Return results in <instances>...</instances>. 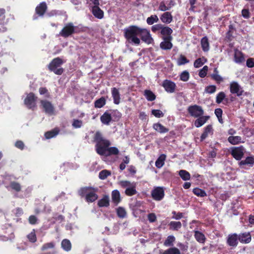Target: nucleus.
I'll use <instances>...</instances> for the list:
<instances>
[{"instance_id":"f257e3e1","label":"nucleus","mask_w":254,"mask_h":254,"mask_svg":"<svg viewBox=\"0 0 254 254\" xmlns=\"http://www.w3.org/2000/svg\"><path fill=\"white\" fill-rule=\"evenodd\" d=\"M93 141L95 143V150L100 155L108 157L119 154V150L117 147H110L111 144L110 141L106 139L100 131L95 132Z\"/></svg>"},{"instance_id":"f03ea898","label":"nucleus","mask_w":254,"mask_h":254,"mask_svg":"<svg viewBox=\"0 0 254 254\" xmlns=\"http://www.w3.org/2000/svg\"><path fill=\"white\" fill-rule=\"evenodd\" d=\"M140 28L135 26L131 25L124 30V36L126 40L130 43H133L135 45H139L140 40L137 37L139 35Z\"/></svg>"},{"instance_id":"7ed1b4c3","label":"nucleus","mask_w":254,"mask_h":254,"mask_svg":"<svg viewBox=\"0 0 254 254\" xmlns=\"http://www.w3.org/2000/svg\"><path fill=\"white\" fill-rule=\"evenodd\" d=\"M97 189L91 187H85L81 188L78 191L79 195L84 197L87 202H93L98 198V195L96 194Z\"/></svg>"},{"instance_id":"20e7f679","label":"nucleus","mask_w":254,"mask_h":254,"mask_svg":"<svg viewBox=\"0 0 254 254\" xmlns=\"http://www.w3.org/2000/svg\"><path fill=\"white\" fill-rule=\"evenodd\" d=\"M81 29L77 26H74L73 23L68 22L64 25L59 35L64 38H67L74 34L79 33L82 31Z\"/></svg>"},{"instance_id":"39448f33","label":"nucleus","mask_w":254,"mask_h":254,"mask_svg":"<svg viewBox=\"0 0 254 254\" xmlns=\"http://www.w3.org/2000/svg\"><path fill=\"white\" fill-rule=\"evenodd\" d=\"M64 63V61L60 57L54 58L48 65L49 70L53 72L55 74L60 75L64 72V69L61 67L62 65Z\"/></svg>"},{"instance_id":"423d86ee","label":"nucleus","mask_w":254,"mask_h":254,"mask_svg":"<svg viewBox=\"0 0 254 254\" xmlns=\"http://www.w3.org/2000/svg\"><path fill=\"white\" fill-rule=\"evenodd\" d=\"M187 110L189 114L194 118H197L204 114V110L202 107L197 105L190 106Z\"/></svg>"},{"instance_id":"0eeeda50","label":"nucleus","mask_w":254,"mask_h":254,"mask_svg":"<svg viewBox=\"0 0 254 254\" xmlns=\"http://www.w3.org/2000/svg\"><path fill=\"white\" fill-rule=\"evenodd\" d=\"M151 197L155 201H161L165 196L163 187H155L151 192Z\"/></svg>"},{"instance_id":"6e6552de","label":"nucleus","mask_w":254,"mask_h":254,"mask_svg":"<svg viewBox=\"0 0 254 254\" xmlns=\"http://www.w3.org/2000/svg\"><path fill=\"white\" fill-rule=\"evenodd\" d=\"M40 106L46 114L49 115L55 114V107L51 102L47 100H41Z\"/></svg>"},{"instance_id":"1a4fd4ad","label":"nucleus","mask_w":254,"mask_h":254,"mask_svg":"<svg viewBox=\"0 0 254 254\" xmlns=\"http://www.w3.org/2000/svg\"><path fill=\"white\" fill-rule=\"evenodd\" d=\"M37 97L35 94L30 92L27 95L26 97L24 99V104L26 107L30 109H34L36 107V101Z\"/></svg>"},{"instance_id":"9d476101","label":"nucleus","mask_w":254,"mask_h":254,"mask_svg":"<svg viewBox=\"0 0 254 254\" xmlns=\"http://www.w3.org/2000/svg\"><path fill=\"white\" fill-rule=\"evenodd\" d=\"M139 36L141 40L147 44H150L153 41L150 32L146 29L140 28Z\"/></svg>"},{"instance_id":"9b49d317","label":"nucleus","mask_w":254,"mask_h":254,"mask_svg":"<svg viewBox=\"0 0 254 254\" xmlns=\"http://www.w3.org/2000/svg\"><path fill=\"white\" fill-rule=\"evenodd\" d=\"M162 86L163 87L165 90L169 93L175 92L177 88L176 83L168 79L164 80L162 82Z\"/></svg>"},{"instance_id":"f8f14e48","label":"nucleus","mask_w":254,"mask_h":254,"mask_svg":"<svg viewBox=\"0 0 254 254\" xmlns=\"http://www.w3.org/2000/svg\"><path fill=\"white\" fill-rule=\"evenodd\" d=\"M238 242L237 234L233 233L228 235L226 240V243L229 246L232 248H236L238 245Z\"/></svg>"},{"instance_id":"ddd939ff","label":"nucleus","mask_w":254,"mask_h":254,"mask_svg":"<svg viewBox=\"0 0 254 254\" xmlns=\"http://www.w3.org/2000/svg\"><path fill=\"white\" fill-rule=\"evenodd\" d=\"M245 148L243 146L232 148L231 154L235 159H241L244 154Z\"/></svg>"},{"instance_id":"4468645a","label":"nucleus","mask_w":254,"mask_h":254,"mask_svg":"<svg viewBox=\"0 0 254 254\" xmlns=\"http://www.w3.org/2000/svg\"><path fill=\"white\" fill-rule=\"evenodd\" d=\"M230 90L232 94H236L238 96L243 95L244 90L237 82H232L230 85Z\"/></svg>"},{"instance_id":"2eb2a0df","label":"nucleus","mask_w":254,"mask_h":254,"mask_svg":"<svg viewBox=\"0 0 254 254\" xmlns=\"http://www.w3.org/2000/svg\"><path fill=\"white\" fill-rule=\"evenodd\" d=\"M163 41H162L160 44V48L165 50H170L173 47V44L171 43V41L173 39L172 37H163Z\"/></svg>"},{"instance_id":"dca6fc26","label":"nucleus","mask_w":254,"mask_h":254,"mask_svg":"<svg viewBox=\"0 0 254 254\" xmlns=\"http://www.w3.org/2000/svg\"><path fill=\"white\" fill-rule=\"evenodd\" d=\"M234 61L238 64H243L245 61V58L244 54L238 49L235 50Z\"/></svg>"},{"instance_id":"f3484780","label":"nucleus","mask_w":254,"mask_h":254,"mask_svg":"<svg viewBox=\"0 0 254 254\" xmlns=\"http://www.w3.org/2000/svg\"><path fill=\"white\" fill-rule=\"evenodd\" d=\"M238 240L243 244H248L252 240L250 233L244 232L238 235Z\"/></svg>"},{"instance_id":"a211bd4d","label":"nucleus","mask_w":254,"mask_h":254,"mask_svg":"<svg viewBox=\"0 0 254 254\" xmlns=\"http://www.w3.org/2000/svg\"><path fill=\"white\" fill-rule=\"evenodd\" d=\"M99 6L93 5L92 7L91 12L96 18L101 19L104 17V13Z\"/></svg>"},{"instance_id":"6ab92c4d","label":"nucleus","mask_w":254,"mask_h":254,"mask_svg":"<svg viewBox=\"0 0 254 254\" xmlns=\"http://www.w3.org/2000/svg\"><path fill=\"white\" fill-rule=\"evenodd\" d=\"M47 9V5L45 2H42L35 8V12L39 16H43Z\"/></svg>"},{"instance_id":"aec40b11","label":"nucleus","mask_w":254,"mask_h":254,"mask_svg":"<svg viewBox=\"0 0 254 254\" xmlns=\"http://www.w3.org/2000/svg\"><path fill=\"white\" fill-rule=\"evenodd\" d=\"M213 129L211 125H208L204 127L203 133L200 136V140H204L209 134H213Z\"/></svg>"},{"instance_id":"412c9836","label":"nucleus","mask_w":254,"mask_h":254,"mask_svg":"<svg viewBox=\"0 0 254 254\" xmlns=\"http://www.w3.org/2000/svg\"><path fill=\"white\" fill-rule=\"evenodd\" d=\"M112 96L113 98L114 103L118 105L120 103L121 97L119 90L116 87L111 88Z\"/></svg>"},{"instance_id":"4be33fe9","label":"nucleus","mask_w":254,"mask_h":254,"mask_svg":"<svg viewBox=\"0 0 254 254\" xmlns=\"http://www.w3.org/2000/svg\"><path fill=\"white\" fill-rule=\"evenodd\" d=\"M112 120V118L111 114L107 111L104 112L100 117V121L104 125H109Z\"/></svg>"},{"instance_id":"5701e85b","label":"nucleus","mask_w":254,"mask_h":254,"mask_svg":"<svg viewBox=\"0 0 254 254\" xmlns=\"http://www.w3.org/2000/svg\"><path fill=\"white\" fill-rule=\"evenodd\" d=\"M194 121V124L196 127H199L202 126L209 119V116H203L198 117Z\"/></svg>"},{"instance_id":"b1692460","label":"nucleus","mask_w":254,"mask_h":254,"mask_svg":"<svg viewBox=\"0 0 254 254\" xmlns=\"http://www.w3.org/2000/svg\"><path fill=\"white\" fill-rule=\"evenodd\" d=\"M161 21L166 24L170 23L173 20V16L170 12H165L160 17Z\"/></svg>"},{"instance_id":"393cba45","label":"nucleus","mask_w":254,"mask_h":254,"mask_svg":"<svg viewBox=\"0 0 254 254\" xmlns=\"http://www.w3.org/2000/svg\"><path fill=\"white\" fill-rule=\"evenodd\" d=\"M110 205L109 196L108 195H104L103 197L98 201V205L100 207H107Z\"/></svg>"},{"instance_id":"a878e982","label":"nucleus","mask_w":254,"mask_h":254,"mask_svg":"<svg viewBox=\"0 0 254 254\" xmlns=\"http://www.w3.org/2000/svg\"><path fill=\"white\" fill-rule=\"evenodd\" d=\"M200 44L202 50L204 52H207L209 50L210 45L208 39L206 36L202 37L200 41Z\"/></svg>"},{"instance_id":"bb28decb","label":"nucleus","mask_w":254,"mask_h":254,"mask_svg":"<svg viewBox=\"0 0 254 254\" xmlns=\"http://www.w3.org/2000/svg\"><path fill=\"white\" fill-rule=\"evenodd\" d=\"M254 164V160H242L239 163V166L242 168L248 169Z\"/></svg>"},{"instance_id":"cd10ccee","label":"nucleus","mask_w":254,"mask_h":254,"mask_svg":"<svg viewBox=\"0 0 254 254\" xmlns=\"http://www.w3.org/2000/svg\"><path fill=\"white\" fill-rule=\"evenodd\" d=\"M112 200L113 202L116 205H118L121 201V195L119 190H115L112 192Z\"/></svg>"},{"instance_id":"c85d7f7f","label":"nucleus","mask_w":254,"mask_h":254,"mask_svg":"<svg viewBox=\"0 0 254 254\" xmlns=\"http://www.w3.org/2000/svg\"><path fill=\"white\" fill-rule=\"evenodd\" d=\"M169 229L174 231H178L182 228V225L180 221H171L168 224Z\"/></svg>"},{"instance_id":"c756f323","label":"nucleus","mask_w":254,"mask_h":254,"mask_svg":"<svg viewBox=\"0 0 254 254\" xmlns=\"http://www.w3.org/2000/svg\"><path fill=\"white\" fill-rule=\"evenodd\" d=\"M194 236L196 240L200 243L204 244L206 240L204 235L198 231H194Z\"/></svg>"},{"instance_id":"7c9ffc66","label":"nucleus","mask_w":254,"mask_h":254,"mask_svg":"<svg viewBox=\"0 0 254 254\" xmlns=\"http://www.w3.org/2000/svg\"><path fill=\"white\" fill-rule=\"evenodd\" d=\"M153 128L160 133H166L169 131V129L163 126L159 123H155L153 126Z\"/></svg>"},{"instance_id":"2f4dec72","label":"nucleus","mask_w":254,"mask_h":254,"mask_svg":"<svg viewBox=\"0 0 254 254\" xmlns=\"http://www.w3.org/2000/svg\"><path fill=\"white\" fill-rule=\"evenodd\" d=\"M228 141L233 145L244 142V141L242 140V137L240 136H230L228 138Z\"/></svg>"},{"instance_id":"473e14b6","label":"nucleus","mask_w":254,"mask_h":254,"mask_svg":"<svg viewBox=\"0 0 254 254\" xmlns=\"http://www.w3.org/2000/svg\"><path fill=\"white\" fill-rule=\"evenodd\" d=\"M235 31L236 29L233 25L230 24L229 25V30L226 34V38L228 41H232L233 38V34Z\"/></svg>"},{"instance_id":"72a5a7b5","label":"nucleus","mask_w":254,"mask_h":254,"mask_svg":"<svg viewBox=\"0 0 254 254\" xmlns=\"http://www.w3.org/2000/svg\"><path fill=\"white\" fill-rule=\"evenodd\" d=\"M173 30L171 28L168 26H165L164 25L161 31H160L161 34L164 36V37H172L171 36Z\"/></svg>"},{"instance_id":"f704fd0d","label":"nucleus","mask_w":254,"mask_h":254,"mask_svg":"<svg viewBox=\"0 0 254 254\" xmlns=\"http://www.w3.org/2000/svg\"><path fill=\"white\" fill-rule=\"evenodd\" d=\"M62 248L66 252H68L71 249V244L68 239H64L61 243Z\"/></svg>"},{"instance_id":"c9c22d12","label":"nucleus","mask_w":254,"mask_h":254,"mask_svg":"<svg viewBox=\"0 0 254 254\" xmlns=\"http://www.w3.org/2000/svg\"><path fill=\"white\" fill-rule=\"evenodd\" d=\"M59 131V128H55L52 130L46 132L45 133V136L47 139L51 138L58 134Z\"/></svg>"},{"instance_id":"e433bc0d","label":"nucleus","mask_w":254,"mask_h":254,"mask_svg":"<svg viewBox=\"0 0 254 254\" xmlns=\"http://www.w3.org/2000/svg\"><path fill=\"white\" fill-rule=\"evenodd\" d=\"M144 95L149 101H153L156 99L155 95L150 90H145Z\"/></svg>"},{"instance_id":"4c0bfd02","label":"nucleus","mask_w":254,"mask_h":254,"mask_svg":"<svg viewBox=\"0 0 254 254\" xmlns=\"http://www.w3.org/2000/svg\"><path fill=\"white\" fill-rule=\"evenodd\" d=\"M106 103V100L104 97L96 100L94 102V107L96 108H101L103 107Z\"/></svg>"},{"instance_id":"58836bf2","label":"nucleus","mask_w":254,"mask_h":254,"mask_svg":"<svg viewBox=\"0 0 254 254\" xmlns=\"http://www.w3.org/2000/svg\"><path fill=\"white\" fill-rule=\"evenodd\" d=\"M192 192L195 195L198 197H203L207 196V193L205 191L198 188L193 189Z\"/></svg>"},{"instance_id":"ea45409f","label":"nucleus","mask_w":254,"mask_h":254,"mask_svg":"<svg viewBox=\"0 0 254 254\" xmlns=\"http://www.w3.org/2000/svg\"><path fill=\"white\" fill-rule=\"evenodd\" d=\"M159 19L157 15L154 14L151 15L150 16L148 17L146 19L147 23L151 25H153L155 23H157L159 21Z\"/></svg>"},{"instance_id":"a19ab883","label":"nucleus","mask_w":254,"mask_h":254,"mask_svg":"<svg viewBox=\"0 0 254 254\" xmlns=\"http://www.w3.org/2000/svg\"><path fill=\"white\" fill-rule=\"evenodd\" d=\"M179 174L184 181L189 180L190 178V174L187 171L181 170L179 171Z\"/></svg>"},{"instance_id":"79ce46f5","label":"nucleus","mask_w":254,"mask_h":254,"mask_svg":"<svg viewBox=\"0 0 254 254\" xmlns=\"http://www.w3.org/2000/svg\"><path fill=\"white\" fill-rule=\"evenodd\" d=\"M175 241V238L174 236L170 235L169 236L166 240L164 242V245L166 247H171L174 245L173 243Z\"/></svg>"},{"instance_id":"37998d69","label":"nucleus","mask_w":254,"mask_h":254,"mask_svg":"<svg viewBox=\"0 0 254 254\" xmlns=\"http://www.w3.org/2000/svg\"><path fill=\"white\" fill-rule=\"evenodd\" d=\"M189 60L183 55H180L177 60V64L178 65H182L189 63Z\"/></svg>"},{"instance_id":"c03bdc74","label":"nucleus","mask_w":254,"mask_h":254,"mask_svg":"<svg viewBox=\"0 0 254 254\" xmlns=\"http://www.w3.org/2000/svg\"><path fill=\"white\" fill-rule=\"evenodd\" d=\"M163 254H181V252L178 248L173 247L164 251Z\"/></svg>"},{"instance_id":"a18cd8bd","label":"nucleus","mask_w":254,"mask_h":254,"mask_svg":"<svg viewBox=\"0 0 254 254\" xmlns=\"http://www.w3.org/2000/svg\"><path fill=\"white\" fill-rule=\"evenodd\" d=\"M225 97H226V94L224 92H219L216 97V103L218 104H220L225 99Z\"/></svg>"},{"instance_id":"49530a36","label":"nucleus","mask_w":254,"mask_h":254,"mask_svg":"<svg viewBox=\"0 0 254 254\" xmlns=\"http://www.w3.org/2000/svg\"><path fill=\"white\" fill-rule=\"evenodd\" d=\"M206 62V59L204 58H198L194 62V66L195 68H198L200 66H201L205 62Z\"/></svg>"},{"instance_id":"de8ad7c7","label":"nucleus","mask_w":254,"mask_h":254,"mask_svg":"<svg viewBox=\"0 0 254 254\" xmlns=\"http://www.w3.org/2000/svg\"><path fill=\"white\" fill-rule=\"evenodd\" d=\"M125 193L127 196H132L137 193L135 187H129L126 189Z\"/></svg>"},{"instance_id":"09e8293b","label":"nucleus","mask_w":254,"mask_h":254,"mask_svg":"<svg viewBox=\"0 0 254 254\" xmlns=\"http://www.w3.org/2000/svg\"><path fill=\"white\" fill-rule=\"evenodd\" d=\"M117 214L119 217L124 218L127 215V212L125 208L122 207H119L117 209Z\"/></svg>"},{"instance_id":"8fccbe9b","label":"nucleus","mask_w":254,"mask_h":254,"mask_svg":"<svg viewBox=\"0 0 254 254\" xmlns=\"http://www.w3.org/2000/svg\"><path fill=\"white\" fill-rule=\"evenodd\" d=\"M189 78L190 74L189 72L187 70L183 71L180 75V80L184 82L188 81Z\"/></svg>"},{"instance_id":"3c124183","label":"nucleus","mask_w":254,"mask_h":254,"mask_svg":"<svg viewBox=\"0 0 254 254\" xmlns=\"http://www.w3.org/2000/svg\"><path fill=\"white\" fill-rule=\"evenodd\" d=\"M110 175H111V172L109 171L103 170L99 173V178L101 180H105Z\"/></svg>"},{"instance_id":"603ef678","label":"nucleus","mask_w":254,"mask_h":254,"mask_svg":"<svg viewBox=\"0 0 254 254\" xmlns=\"http://www.w3.org/2000/svg\"><path fill=\"white\" fill-rule=\"evenodd\" d=\"M171 8V4H169V6H166L164 1H161L158 7V9L162 11L167 12V10H170Z\"/></svg>"},{"instance_id":"864d4df0","label":"nucleus","mask_w":254,"mask_h":254,"mask_svg":"<svg viewBox=\"0 0 254 254\" xmlns=\"http://www.w3.org/2000/svg\"><path fill=\"white\" fill-rule=\"evenodd\" d=\"M27 238L31 243H35L36 242L37 238L34 229H33L31 232L27 235Z\"/></svg>"},{"instance_id":"5fc2aeb1","label":"nucleus","mask_w":254,"mask_h":254,"mask_svg":"<svg viewBox=\"0 0 254 254\" xmlns=\"http://www.w3.org/2000/svg\"><path fill=\"white\" fill-rule=\"evenodd\" d=\"M10 187L12 189L15 190L17 192L21 190V186L19 183L16 182H11L10 184Z\"/></svg>"},{"instance_id":"6e6d98bb","label":"nucleus","mask_w":254,"mask_h":254,"mask_svg":"<svg viewBox=\"0 0 254 254\" xmlns=\"http://www.w3.org/2000/svg\"><path fill=\"white\" fill-rule=\"evenodd\" d=\"M216 90V86L214 85H209L205 87V92L208 94H213Z\"/></svg>"},{"instance_id":"4d7b16f0","label":"nucleus","mask_w":254,"mask_h":254,"mask_svg":"<svg viewBox=\"0 0 254 254\" xmlns=\"http://www.w3.org/2000/svg\"><path fill=\"white\" fill-rule=\"evenodd\" d=\"M82 125V121L78 119H74L72 123V127L75 128L81 127Z\"/></svg>"},{"instance_id":"13d9d810","label":"nucleus","mask_w":254,"mask_h":254,"mask_svg":"<svg viewBox=\"0 0 254 254\" xmlns=\"http://www.w3.org/2000/svg\"><path fill=\"white\" fill-rule=\"evenodd\" d=\"M211 78L215 80L216 82L218 84H220L221 82L223 81V78L220 75L217 74H211Z\"/></svg>"},{"instance_id":"bf43d9fd","label":"nucleus","mask_w":254,"mask_h":254,"mask_svg":"<svg viewBox=\"0 0 254 254\" xmlns=\"http://www.w3.org/2000/svg\"><path fill=\"white\" fill-rule=\"evenodd\" d=\"M163 27V25L161 24H156L152 26L151 29L153 33H156L159 30L161 31Z\"/></svg>"},{"instance_id":"052dcab7","label":"nucleus","mask_w":254,"mask_h":254,"mask_svg":"<svg viewBox=\"0 0 254 254\" xmlns=\"http://www.w3.org/2000/svg\"><path fill=\"white\" fill-rule=\"evenodd\" d=\"M151 114L156 118H161L164 116L163 113L160 110H152Z\"/></svg>"},{"instance_id":"680f3d73","label":"nucleus","mask_w":254,"mask_h":254,"mask_svg":"<svg viewBox=\"0 0 254 254\" xmlns=\"http://www.w3.org/2000/svg\"><path fill=\"white\" fill-rule=\"evenodd\" d=\"M5 10L4 8H0V25H3L4 22Z\"/></svg>"},{"instance_id":"e2e57ef3","label":"nucleus","mask_w":254,"mask_h":254,"mask_svg":"<svg viewBox=\"0 0 254 254\" xmlns=\"http://www.w3.org/2000/svg\"><path fill=\"white\" fill-rule=\"evenodd\" d=\"M172 214H173L172 218L176 220H180L183 217V213L182 212H176L175 211H173Z\"/></svg>"},{"instance_id":"0e129e2a","label":"nucleus","mask_w":254,"mask_h":254,"mask_svg":"<svg viewBox=\"0 0 254 254\" xmlns=\"http://www.w3.org/2000/svg\"><path fill=\"white\" fill-rule=\"evenodd\" d=\"M39 93L41 95H45L46 97L49 98L50 97V93L46 87H40L39 88Z\"/></svg>"},{"instance_id":"69168bd1","label":"nucleus","mask_w":254,"mask_h":254,"mask_svg":"<svg viewBox=\"0 0 254 254\" xmlns=\"http://www.w3.org/2000/svg\"><path fill=\"white\" fill-rule=\"evenodd\" d=\"M54 246H55L53 242L47 243L44 244L42 246V247L41 248V250L45 251L48 249H52V248H53L54 247Z\"/></svg>"},{"instance_id":"338daca9","label":"nucleus","mask_w":254,"mask_h":254,"mask_svg":"<svg viewBox=\"0 0 254 254\" xmlns=\"http://www.w3.org/2000/svg\"><path fill=\"white\" fill-rule=\"evenodd\" d=\"M147 218L150 223H153L157 220V217L155 213H151L148 214Z\"/></svg>"},{"instance_id":"774afa93","label":"nucleus","mask_w":254,"mask_h":254,"mask_svg":"<svg viewBox=\"0 0 254 254\" xmlns=\"http://www.w3.org/2000/svg\"><path fill=\"white\" fill-rule=\"evenodd\" d=\"M15 146L20 150H23L24 148L25 145L22 141L17 140L15 143Z\"/></svg>"}]
</instances>
